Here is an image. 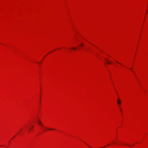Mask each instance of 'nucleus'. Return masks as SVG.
Segmentation results:
<instances>
[{"instance_id":"5","label":"nucleus","mask_w":148,"mask_h":148,"mask_svg":"<svg viewBox=\"0 0 148 148\" xmlns=\"http://www.w3.org/2000/svg\"><path fill=\"white\" fill-rule=\"evenodd\" d=\"M80 46L82 47H83V44L82 43H81V45H80Z\"/></svg>"},{"instance_id":"9","label":"nucleus","mask_w":148,"mask_h":148,"mask_svg":"<svg viewBox=\"0 0 148 148\" xmlns=\"http://www.w3.org/2000/svg\"><path fill=\"white\" fill-rule=\"evenodd\" d=\"M32 127H34V126H32Z\"/></svg>"},{"instance_id":"1","label":"nucleus","mask_w":148,"mask_h":148,"mask_svg":"<svg viewBox=\"0 0 148 148\" xmlns=\"http://www.w3.org/2000/svg\"><path fill=\"white\" fill-rule=\"evenodd\" d=\"M117 103L119 105L121 104V101L119 99H117Z\"/></svg>"},{"instance_id":"8","label":"nucleus","mask_w":148,"mask_h":148,"mask_svg":"<svg viewBox=\"0 0 148 148\" xmlns=\"http://www.w3.org/2000/svg\"><path fill=\"white\" fill-rule=\"evenodd\" d=\"M49 130H54V129L51 128V129H49Z\"/></svg>"},{"instance_id":"6","label":"nucleus","mask_w":148,"mask_h":148,"mask_svg":"<svg viewBox=\"0 0 148 148\" xmlns=\"http://www.w3.org/2000/svg\"><path fill=\"white\" fill-rule=\"evenodd\" d=\"M115 61H116V62L117 63H119V64H121V63H120L119 62H118L117 61H116V60H115Z\"/></svg>"},{"instance_id":"2","label":"nucleus","mask_w":148,"mask_h":148,"mask_svg":"<svg viewBox=\"0 0 148 148\" xmlns=\"http://www.w3.org/2000/svg\"><path fill=\"white\" fill-rule=\"evenodd\" d=\"M106 60V62H107V63L108 64H111V62H110L109 61H108V60Z\"/></svg>"},{"instance_id":"3","label":"nucleus","mask_w":148,"mask_h":148,"mask_svg":"<svg viewBox=\"0 0 148 148\" xmlns=\"http://www.w3.org/2000/svg\"><path fill=\"white\" fill-rule=\"evenodd\" d=\"M38 123L40 125L42 123L40 121H38Z\"/></svg>"},{"instance_id":"7","label":"nucleus","mask_w":148,"mask_h":148,"mask_svg":"<svg viewBox=\"0 0 148 148\" xmlns=\"http://www.w3.org/2000/svg\"><path fill=\"white\" fill-rule=\"evenodd\" d=\"M74 50H75L76 49V47H73L72 48Z\"/></svg>"},{"instance_id":"4","label":"nucleus","mask_w":148,"mask_h":148,"mask_svg":"<svg viewBox=\"0 0 148 148\" xmlns=\"http://www.w3.org/2000/svg\"><path fill=\"white\" fill-rule=\"evenodd\" d=\"M40 125L42 127H44V128H46L45 127H44L43 126V125H42V123L40 124Z\"/></svg>"}]
</instances>
